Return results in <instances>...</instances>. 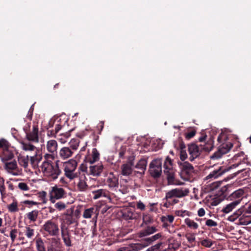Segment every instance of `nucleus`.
<instances>
[{
	"label": "nucleus",
	"mask_w": 251,
	"mask_h": 251,
	"mask_svg": "<svg viewBox=\"0 0 251 251\" xmlns=\"http://www.w3.org/2000/svg\"><path fill=\"white\" fill-rule=\"evenodd\" d=\"M50 157H52V156L47 154L45 155V159L42 162L40 168L41 172L45 176L52 180H55L60 175L61 171L59 168L58 164L59 161L54 162L52 160H50L48 159Z\"/></svg>",
	"instance_id": "nucleus-1"
},
{
	"label": "nucleus",
	"mask_w": 251,
	"mask_h": 251,
	"mask_svg": "<svg viewBox=\"0 0 251 251\" xmlns=\"http://www.w3.org/2000/svg\"><path fill=\"white\" fill-rule=\"evenodd\" d=\"M164 172L167 175L168 183L176 185H182L183 182L176 179L175 177V171L173 168L172 160L167 156L164 163Z\"/></svg>",
	"instance_id": "nucleus-2"
},
{
	"label": "nucleus",
	"mask_w": 251,
	"mask_h": 251,
	"mask_svg": "<svg viewBox=\"0 0 251 251\" xmlns=\"http://www.w3.org/2000/svg\"><path fill=\"white\" fill-rule=\"evenodd\" d=\"M77 162L75 159H71L63 163V169L64 175L70 180H73L77 177L76 170Z\"/></svg>",
	"instance_id": "nucleus-3"
},
{
	"label": "nucleus",
	"mask_w": 251,
	"mask_h": 251,
	"mask_svg": "<svg viewBox=\"0 0 251 251\" xmlns=\"http://www.w3.org/2000/svg\"><path fill=\"white\" fill-rule=\"evenodd\" d=\"M42 229L45 233L50 236H57L59 233L58 223L52 220L46 221L42 226Z\"/></svg>",
	"instance_id": "nucleus-4"
},
{
	"label": "nucleus",
	"mask_w": 251,
	"mask_h": 251,
	"mask_svg": "<svg viewBox=\"0 0 251 251\" xmlns=\"http://www.w3.org/2000/svg\"><path fill=\"white\" fill-rule=\"evenodd\" d=\"M66 195L65 190L56 185L51 187L49 191L50 201L52 203H54L56 200L65 198Z\"/></svg>",
	"instance_id": "nucleus-5"
},
{
	"label": "nucleus",
	"mask_w": 251,
	"mask_h": 251,
	"mask_svg": "<svg viewBox=\"0 0 251 251\" xmlns=\"http://www.w3.org/2000/svg\"><path fill=\"white\" fill-rule=\"evenodd\" d=\"M149 171L153 177H159L162 173V159L156 158L153 160L150 164Z\"/></svg>",
	"instance_id": "nucleus-6"
},
{
	"label": "nucleus",
	"mask_w": 251,
	"mask_h": 251,
	"mask_svg": "<svg viewBox=\"0 0 251 251\" xmlns=\"http://www.w3.org/2000/svg\"><path fill=\"white\" fill-rule=\"evenodd\" d=\"M4 168L6 172L13 176L21 175V171L19 169L16 160L6 162L3 163Z\"/></svg>",
	"instance_id": "nucleus-7"
},
{
	"label": "nucleus",
	"mask_w": 251,
	"mask_h": 251,
	"mask_svg": "<svg viewBox=\"0 0 251 251\" xmlns=\"http://www.w3.org/2000/svg\"><path fill=\"white\" fill-rule=\"evenodd\" d=\"M104 182L105 184L111 190H116L118 187V177L113 173H110L105 176Z\"/></svg>",
	"instance_id": "nucleus-8"
},
{
	"label": "nucleus",
	"mask_w": 251,
	"mask_h": 251,
	"mask_svg": "<svg viewBox=\"0 0 251 251\" xmlns=\"http://www.w3.org/2000/svg\"><path fill=\"white\" fill-rule=\"evenodd\" d=\"M189 193L188 188H176L166 193L165 198L167 199L174 197L182 198L187 196Z\"/></svg>",
	"instance_id": "nucleus-9"
},
{
	"label": "nucleus",
	"mask_w": 251,
	"mask_h": 251,
	"mask_svg": "<svg viewBox=\"0 0 251 251\" xmlns=\"http://www.w3.org/2000/svg\"><path fill=\"white\" fill-rule=\"evenodd\" d=\"M232 147V145L230 143L222 144L219 147L218 151L211 155L210 158L212 159H217L221 158L222 155L228 152Z\"/></svg>",
	"instance_id": "nucleus-10"
},
{
	"label": "nucleus",
	"mask_w": 251,
	"mask_h": 251,
	"mask_svg": "<svg viewBox=\"0 0 251 251\" xmlns=\"http://www.w3.org/2000/svg\"><path fill=\"white\" fill-rule=\"evenodd\" d=\"M64 215L65 216V220L67 225H70L77 223L78 219V212H76V211H75L74 212L73 209H70V210H68Z\"/></svg>",
	"instance_id": "nucleus-11"
},
{
	"label": "nucleus",
	"mask_w": 251,
	"mask_h": 251,
	"mask_svg": "<svg viewBox=\"0 0 251 251\" xmlns=\"http://www.w3.org/2000/svg\"><path fill=\"white\" fill-rule=\"evenodd\" d=\"M229 169H226L223 167H219L211 172L205 178V180L214 179L222 176L224 173L227 172Z\"/></svg>",
	"instance_id": "nucleus-12"
},
{
	"label": "nucleus",
	"mask_w": 251,
	"mask_h": 251,
	"mask_svg": "<svg viewBox=\"0 0 251 251\" xmlns=\"http://www.w3.org/2000/svg\"><path fill=\"white\" fill-rule=\"evenodd\" d=\"M87 178L84 174L80 175L76 182L77 189L80 192H86L88 188L86 183Z\"/></svg>",
	"instance_id": "nucleus-13"
},
{
	"label": "nucleus",
	"mask_w": 251,
	"mask_h": 251,
	"mask_svg": "<svg viewBox=\"0 0 251 251\" xmlns=\"http://www.w3.org/2000/svg\"><path fill=\"white\" fill-rule=\"evenodd\" d=\"M73 154V150L69 147H63L59 150L58 157L61 160H66L71 158Z\"/></svg>",
	"instance_id": "nucleus-14"
},
{
	"label": "nucleus",
	"mask_w": 251,
	"mask_h": 251,
	"mask_svg": "<svg viewBox=\"0 0 251 251\" xmlns=\"http://www.w3.org/2000/svg\"><path fill=\"white\" fill-rule=\"evenodd\" d=\"M100 159V153L96 148L93 149L91 154L85 157L84 161L90 164H93L98 161Z\"/></svg>",
	"instance_id": "nucleus-15"
},
{
	"label": "nucleus",
	"mask_w": 251,
	"mask_h": 251,
	"mask_svg": "<svg viewBox=\"0 0 251 251\" xmlns=\"http://www.w3.org/2000/svg\"><path fill=\"white\" fill-rule=\"evenodd\" d=\"M26 138L29 141L34 142H38V128L37 126H33L31 130L26 133Z\"/></svg>",
	"instance_id": "nucleus-16"
},
{
	"label": "nucleus",
	"mask_w": 251,
	"mask_h": 251,
	"mask_svg": "<svg viewBox=\"0 0 251 251\" xmlns=\"http://www.w3.org/2000/svg\"><path fill=\"white\" fill-rule=\"evenodd\" d=\"M103 170V166L101 163L91 165L89 168V174L94 176H100Z\"/></svg>",
	"instance_id": "nucleus-17"
},
{
	"label": "nucleus",
	"mask_w": 251,
	"mask_h": 251,
	"mask_svg": "<svg viewBox=\"0 0 251 251\" xmlns=\"http://www.w3.org/2000/svg\"><path fill=\"white\" fill-rule=\"evenodd\" d=\"M179 167L180 168L181 172L188 175H191L194 171L193 166L187 162H178Z\"/></svg>",
	"instance_id": "nucleus-18"
},
{
	"label": "nucleus",
	"mask_w": 251,
	"mask_h": 251,
	"mask_svg": "<svg viewBox=\"0 0 251 251\" xmlns=\"http://www.w3.org/2000/svg\"><path fill=\"white\" fill-rule=\"evenodd\" d=\"M188 151L190 155V159L191 161H193L200 154L199 148L195 144H192L188 146Z\"/></svg>",
	"instance_id": "nucleus-19"
},
{
	"label": "nucleus",
	"mask_w": 251,
	"mask_h": 251,
	"mask_svg": "<svg viewBox=\"0 0 251 251\" xmlns=\"http://www.w3.org/2000/svg\"><path fill=\"white\" fill-rule=\"evenodd\" d=\"M99 212L96 208L94 207H90L84 210L83 213V217L85 219H90L93 215H95L93 218V220L95 222L97 221Z\"/></svg>",
	"instance_id": "nucleus-20"
},
{
	"label": "nucleus",
	"mask_w": 251,
	"mask_h": 251,
	"mask_svg": "<svg viewBox=\"0 0 251 251\" xmlns=\"http://www.w3.org/2000/svg\"><path fill=\"white\" fill-rule=\"evenodd\" d=\"M42 159V155L37 150L35 151L33 155L30 157V163L32 167L34 169L38 166V164Z\"/></svg>",
	"instance_id": "nucleus-21"
},
{
	"label": "nucleus",
	"mask_w": 251,
	"mask_h": 251,
	"mask_svg": "<svg viewBox=\"0 0 251 251\" xmlns=\"http://www.w3.org/2000/svg\"><path fill=\"white\" fill-rule=\"evenodd\" d=\"M13 153L8 148L3 151L0 155V159L3 163L8 162L14 158Z\"/></svg>",
	"instance_id": "nucleus-22"
},
{
	"label": "nucleus",
	"mask_w": 251,
	"mask_h": 251,
	"mask_svg": "<svg viewBox=\"0 0 251 251\" xmlns=\"http://www.w3.org/2000/svg\"><path fill=\"white\" fill-rule=\"evenodd\" d=\"M240 203V200L234 201L229 204H226L224 207H223L222 211L225 214H228L235 209Z\"/></svg>",
	"instance_id": "nucleus-23"
},
{
	"label": "nucleus",
	"mask_w": 251,
	"mask_h": 251,
	"mask_svg": "<svg viewBox=\"0 0 251 251\" xmlns=\"http://www.w3.org/2000/svg\"><path fill=\"white\" fill-rule=\"evenodd\" d=\"M123 216L126 220H133L137 219L139 214L135 210L130 209L125 212Z\"/></svg>",
	"instance_id": "nucleus-24"
},
{
	"label": "nucleus",
	"mask_w": 251,
	"mask_h": 251,
	"mask_svg": "<svg viewBox=\"0 0 251 251\" xmlns=\"http://www.w3.org/2000/svg\"><path fill=\"white\" fill-rule=\"evenodd\" d=\"M147 165V161L145 159H140L135 166V168L140 170L137 173L141 175L144 174L146 169Z\"/></svg>",
	"instance_id": "nucleus-25"
},
{
	"label": "nucleus",
	"mask_w": 251,
	"mask_h": 251,
	"mask_svg": "<svg viewBox=\"0 0 251 251\" xmlns=\"http://www.w3.org/2000/svg\"><path fill=\"white\" fill-rule=\"evenodd\" d=\"M57 143L54 140H50L47 142L46 148L47 151L50 153L55 152L57 151Z\"/></svg>",
	"instance_id": "nucleus-26"
},
{
	"label": "nucleus",
	"mask_w": 251,
	"mask_h": 251,
	"mask_svg": "<svg viewBox=\"0 0 251 251\" xmlns=\"http://www.w3.org/2000/svg\"><path fill=\"white\" fill-rule=\"evenodd\" d=\"M17 159L19 164L25 168L28 167V163L29 161V157L28 155H24L20 153L17 156Z\"/></svg>",
	"instance_id": "nucleus-27"
},
{
	"label": "nucleus",
	"mask_w": 251,
	"mask_h": 251,
	"mask_svg": "<svg viewBox=\"0 0 251 251\" xmlns=\"http://www.w3.org/2000/svg\"><path fill=\"white\" fill-rule=\"evenodd\" d=\"M121 174L124 176H128L132 172V164L126 163L123 164L121 167Z\"/></svg>",
	"instance_id": "nucleus-28"
},
{
	"label": "nucleus",
	"mask_w": 251,
	"mask_h": 251,
	"mask_svg": "<svg viewBox=\"0 0 251 251\" xmlns=\"http://www.w3.org/2000/svg\"><path fill=\"white\" fill-rule=\"evenodd\" d=\"M61 248V243L59 240L52 239L50 245L48 247L47 251H58Z\"/></svg>",
	"instance_id": "nucleus-29"
},
{
	"label": "nucleus",
	"mask_w": 251,
	"mask_h": 251,
	"mask_svg": "<svg viewBox=\"0 0 251 251\" xmlns=\"http://www.w3.org/2000/svg\"><path fill=\"white\" fill-rule=\"evenodd\" d=\"M93 195V198L94 200L100 199L101 197H107V191L105 189H99L96 191H93L92 192Z\"/></svg>",
	"instance_id": "nucleus-30"
},
{
	"label": "nucleus",
	"mask_w": 251,
	"mask_h": 251,
	"mask_svg": "<svg viewBox=\"0 0 251 251\" xmlns=\"http://www.w3.org/2000/svg\"><path fill=\"white\" fill-rule=\"evenodd\" d=\"M61 236L65 245L67 247L71 246L70 235L68 231H65L62 228H61Z\"/></svg>",
	"instance_id": "nucleus-31"
},
{
	"label": "nucleus",
	"mask_w": 251,
	"mask_h": 251,
	"mask_svg": "<svg viewBox=\"0 0 251 251\" xmlns=\"http://www.w3.org/2000/svg\"><path fill=\"white\" fill-rule=\"evenodd\" d=\"M24 233L28 239H33L35 236V230L29 226H25Z\"/></svg>",
	"instance_id": "nucleus-32"
},
{
	"label": "nucleus",
	"mask_w": 251,
	"mask_h": 251,
	"mask_svg": "<svg viewBox=\"0 0 251 251\" xmlns=\"http://www.w3.org/2000/svg\"><path fill=\"white\" fill-rule=\"evenodd\" d=\"M21 144V148L25 151H36L37 150L36 149V148L35 146H33L30 143H26L25 142H21L20 143Z\"/></svg>",
	"instance_id": "nucleus-33"
},
{
	"label": "nucleus",
	"mask_w": 251,
	"mask_h": 251,
	"mask_svg": "<svg viewBox=\"0 0 251 251\" xmlns=\"http://www.w3.org/2000/svg\"><path fill=\"white\" fill-rule=\"evenodd\" d=\"M157 231L154 226H148L145 230L140 232V237H144L151 234Z\"/></svg>",
	"instance_id": "nucleus-34"
},
{
	"label": "nucleus",
	"mask_w": 251,
	"mask_h": 251,
	"mask_svg": "<svg viewBox=\"0 0 251 251\" xmlns=\"http://www.w3.org/2000/svg\"><path fill=\"white\" fill-rule=\"evenodd\" d=\"M38 214L39 211L37 210H34L26 213V216L30 222H34L37 220Z\"/></svg>",
	"instance_id": "nucleus-35"
},
{
	"label": "nucleus",
	"mask_w": 251,
	"mask_h": 251,
	"mask_svg": "<svg viewBox=\"0 0 251 251\" xmlns=\"http://www.w3.org/2000/svg\"><path fill=\"white\" fill-rule=\"evenodd\" d=\"M244 192L242 189H238L236 191H235L233 192L230 196V199H236L240 200V202L242 201V197L244 195Z\"/></svg>",
	"instance_id": "nucleus-36"
},
{
	"label": "nucleus",
	"mask_w": 251,
	"mask_h": 251,
	"mask_svg": "<svg viewBox=\"0 0 251 251\" xmlns=\"http://www.w3.org/2000/svg\"><path fill=\"white\" fill-rule=\"evenodd\" d=\"M0 194L1 200H3L7 197L5 187L4 185V179L0 176Z\"/></svg>",
	"instance_id": "nucleus-37"
},
{
	"label": "nucleus",
	"mask_w": 251,
	"mask_h": 251,
	"mask_svg": "<svg viewBox=\"0 0 251 251\" xmlns=\"http://www.w3.org/2000/svg\"><path fill=\"white\" fill-rule=\"evenodd\" d=\"M36 248L37 251H46L45 242L41 238L36 240Z\"/></svg>",
	"instance_id": "nucleus-38"
},
{
	"label": "nucleus",
	"mask_w": 251,
	"mask_h": 251,
	"mask_svg": "<svg viewBox=\"0 0 251 251\" xmlns=\"http://www.w3.org/2000/svg\"><path fill=\"white\" fill-rule=\"evenodd\" d=\"M128 247L130 251H139L145 248L142 241L140 243L130 244L128 246Z\"/></svg>",
	"instance_id": "nucleus-39"
},
{
	"label": "nucleus",
	"mask_w": 251,
	"mask_h": 251,
	"mask_svg": "<svg viewBox=\"0 0 251 251\" xmlns=\"http://www.w3.org/2000/svg\"><path fill=\"white\" fill-rule=\"evenodd\" d=\"M79 141L78 139H72L69 142L70 148L73 150V152L76 151L79 146Z\"/></svg>",
	"instance_id": "nucleus-40"
},
{
	"label": "nucleus",
	"mask_w": 251,
	"mask_h": 251,
	"mask_svg": "<svg viewBox=\"0 0 251 251\" xmlns=\"http://www.w3.org/2000/svg\"><path fill=\"white\" fill-rule=\"evenodd\" d=\"M7 209L11 213H14L18 211V202L14 201L11 203L7 205Z\"/></svg>",
	"instance_id": "nucleus-41"
},
{
	"label": "nucleus",
	"mask_w": 251,
	"mask_h": 251,
	"mask_svg": "<svg viewBox=\"0 0 251 251\" xmlns=\"http://www.w3.org/2000/svg\"><path fill=\"white\" fill-rule=\"evenodd\" d=\"M185 223L189 227L194 229H197L199 227V225L197 223L189 218L185 219Z\"/></svg>",
	"instance_id": "nucleus-42"
},
{
	"label": "nucleus",
	"mask_w": 251,
	"mask_h": 251,
	"mask_svg": "<svg viewBox=\"0 0 251 251\" xmlns=\"http://www.w3.org/2000/svg\"><path fill=\"white\" fill-rule=\"evenodd\" d=\"M70 134L69 132L61 134L58 136L57 139L61 144H65L67 141V139L70 137Z\"/></svg>",
	"instance_id": "nucleus-43"
},
{
	"label": "nucleus",
	"mask_w": 251,
	"mask_h": 251,
	"mask_svg": "<svg viewBox=\"0 0 251 251\" xmlns=\"http://www.w3.org/2000/svg\"><path fill=\"white\" fill-rule=\"evenodd\" d=\"M213 148V141L212 140L208 141L203 147V150L206 151H211Z\"/></svg>",
	"instance_id": "nucleus-44"
},
{
	"label": "nucleus",
	"mask_w": 251,
	"mask_h": 251,
	"mask_svg": "<svg viewBox=\"0 0 251 251\" xmlns=\"http://www.w3.org/2000/svg\"><path fill=\"white\" fill-rule=\"evenodd\" d=\"M244 216L240 218V223L242 225H248L251 223V216L247 217V219H244Z\"/></svg>",
	"instance_id": "nucleus-45"
},
{
	"label": "nucleus",
	"mask_w": 251,
	"mask_h": 251,
	"mask_svg": "<svg viewBox=\"0 0 251 251\" xmlns=\"http://www.w3.org/2000/svg\"><path fill=\"white\" fill-rule=\"evenodd\" d=\"M152 222V219L149 214H144L143 216V223L146 225Z\"/></svg>",
	"instance_id": "nucleus-46"
},
{
	"label": "nucleus",
	"mask_w": 251,
	"mask_h": 251,
	"mask_svg": "<svg viewBox=\"0 0 251 251\" xmlns=\"http://www.w3.org/2000/svg\"><path fill=\"white\" fill-rule=\"evenodd\" d=\"M54 207L58 209L59 211H61L65 209L66 207L65 203L62 201H58L56 203H54Z\"/></svg>",
	"instance_id": "nucleus-47"
},
{
	"label": "nucleus",
	"mask_w": 251,
	"mask_h": 251,
	"mask_svg": "<svg viewBox=\"0 0 251 251\" xmlns=\"http://www.w3.org/2000/svg\"><path fill=\"white\" fill-rule=\"evenodd\" d=\"M119 191L123 194H126L129 191V187L127 185L121 184Z\"/></svg>",
	"instance_id": "nucleus-48"
},
{
	"label": "nucleus",
	"mask_w": 251,
	"mask_h": 251,
	"mask_svg": "<svg viewBox=\"0 0 251 251\" xmlns=\"http://www.w3.org/2000/svg\"><path fill=\"white\" fill-rule=\"evenodd\" d=\"M9 146V143L5 139H0V149H2L3 151H4L7 148H8Z\"/></svg>",
	"instance_id": "nucleus-49"
},
{
	"label": "nucleus",
	"mask_w": 251,
	"mask_h": 251,
	"mask_svg": "<svg viewBox=\"0 0 251 251\" xmlns=\"http://www.w3.org/2000/svg\"><path fill=\"white\" fill-rule=\"evenodd\" d=\"M201 244L202 246L206 248H210L213 245L212 241L208 239L202 240L201 242Z\"/></svg>",
	"instance_id": "nucleus-50"
},
{
	"label": "nucleus",
	"mask_w": 251,
	"mask_h": 251,
	"mask_svg": "<svg viewBox=\"0 0 251 251\" xmlns=\"http://www.w3.org/2000/svg\"><path fill=\"white\" fill-rule=\"evenodd\" d=\"M18 188L22 191H28L29 189V187L26 183L25 182H20L18 185Z\"/></svg>",
	"instance_id": "nucleus-51"
},
{
	"label": "nucleus",
	"mask_w": 251,
	"mask_h": 251,
	"mask_svg": "<svg viewBox=\"0 0 251 251\" xmlns=\"http://www.w3.org/2000/svg\"><path fill=\"white\" fill-rule=\"evenodd\" d=\"M152 242H153V239H152V237L146 238L142 241V242L144 245L145 247L149 246Z\"/></svg>",
	"instance_id": "nucleus-52"
},
{
	"label": "nucleus",
	"mask_w": 251,
	"mask_h": 251,
	"mask_svg": "<svg viewBox=\"0 0 251 251\" xmlns=\"http://www.w3.org/2000/svg\"><path fill=\"white\" fill-rule=\"evenodd\" d=\"M174 220V217L172 215H169L167 216H164L162 218V221L164 222H169L170 223H172Z\"/></svg>",
	"instance_id": "nucleus-53"
},
{
	"label": "nucleus",
	"mask_w": 251,
	"mask_h": 251,
	"mask_svg": "<svg viewBox=\"0 0 251 251\" xmlns=\"http://www.w3.org/2000/svg\"><path fill=\"white\" fill-rule=\"evenodd\" d=\"M205 225L208 226L212 227L217 226V223L211 219H208L206 221Z\"/></svg>",
	"instance_id": "nucleus-54"
},
{
	"label": "nucleus",
	"mask_w": 251,
	"mask_h": 251,
	"mask_svg": "<svg viewBox=\"0 0 251 251\" xmlns=\"http://www.w3.org/2000/svg\"><path fill=\"white\" fill-rule=\"evenodd\" d=\"M17 230L16 229H12L10 233V237L12 242H14L17 237Z\"/></svg>",
	"instance_id": "nucleus-55"
},
{
	"label": "nucleus",
	"mask_w": 251,
	"mask_h": 251,
	"mask_svg": "<svg viewBox=\"0 0 251 251\" xmlns=\"http://www.w3.org/2000/svg\"><path fill=\"white\" fill-rule=\"evenodd\" d=\"M176 214L177 216L182 217L189 215V212L186 210H178L176 212Z\"/></svg>",
	"instance_id": "nucleus-56"
},
{
	"label": "nucleus",
	"mask_w": 251,
	"mask_h": 251,
	"mask_svg": "<svg viewBox=\"0 0 251 251\" xmlns=\"http://www.w3.org/2000/svg\"><path fill=\"white\" fill-rule=\"evenodd\" d=\"M137 207L141 210H144L146 206L142 201H139L137 202Z\"/></svg>",
	"instance_id": "nucleus-57"
},
{
	"label": "nucleus",
	"mask_w": 251,
	"mask_h": 251,
	"mask_svg": "<svg viewBox=\"0 0 251 251\" xmlns=\"http://www.w3.org/2000/svg\"><path fill=\"white\" fill-rule=\"evenodd\" d=\"M196 134V131L195 130H192L185 135V137L187 139H190L193 137Z\"/></svg>",
	"instance_id": "nucleus-58"
},
{
	"label": "nucleus",
	"mask_w": 251,
	"mask_h": 251,
	"mask_svg": "<svg viewBox=\"0 0 251 251\" xmlns=\"http://www.w3.org/2000/svg\"><path fill=\"white\" fill-rule=\"evenodd\" d=\"M6 183L8 185V188L9 190L12 191L14 190V189L15 188V186L13 184V183L11 181V180L7 181L6 182Z\"/></svg>",
	"instance_id": "nucleus-59"
},
{
	"label": "nucleus",
	"mask_w": 251,
	"mask_h": 251,
	"mask_svg": "<svg viewBox=\"0 0 251 251\" xmlns=\"http://www.w3.org/2000/svg\"><path fill=\"white\" fill-rule=\"evenodd\" d=\"M187 158V153L185 151H181L180 154V158L181 160L183 161Z\"/></svg>",
	"instance_id": "nucleus-60"
},
{
	"label": "nucleus",
	"mask_w": 251,
	"mask_h": 251,
	"mask_svg": "<svg viewBox=\"0 0 251 251\" xmlns=\"http://www.w3.org/2000/svg\"><path fill=\"white\" fill-rule=\"evenodd\" d=\"M205 214V210L203 208H201L198 211V215L200 217L203 216Z\"/></svg>",
	"instance_id": "nucleus-61"
},
{
	"label": "nucleus",
	"mask_w": 251,
	"mask_h": 251,
	"mask_svg": "<svg viewBox=\"0 0 251 251\" xmlns=\"http://www.w3.org/2000/svg\"><path fill=\"white\" fill-rule=\"evenodd\" d=\"M195 237L194 235H190L187 236V239L190 243H193L195 241Z\"/></svg>",
	"instance_id": "nucleus-62"
},
{
	"label": "nucleus",
	"mask_w": 251,
	"mask_h": 251,
	"mask_svg": "<svg viewBox=\"0 0 251 251\" xmlns=\"http://www.w3.org/2000/svg\"><path fill=\"white\" fill-rule=\"evenodd\" d=\"M24 203L25 204H28V205H36L37 203L35 201H28L26 200L24 201Z\"/></svg>",
	"instance_id": "nucleus-63"
},
{
	"label": "nucleus",
	"mask_w": 251,
	"mask_h": 251,
	"mask_svg": "<svg viewBox=\"0 0 251 251\" xmlns=\"http://www.w3.org/2000/svg\"><path fill=\"white\" fill-rule=\"evenodd\" d=\"M151 237L152 239H153V241H154L160 238L161 237V234L160 233H157Z\"/></svg>",
	"instance_id": "nucleus-64"
}]
</instances>
